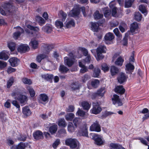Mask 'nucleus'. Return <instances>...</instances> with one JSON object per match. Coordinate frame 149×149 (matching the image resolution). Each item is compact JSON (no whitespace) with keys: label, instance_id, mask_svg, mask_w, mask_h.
<instances>
[{"label":"nucleus","instance_id":"1","mask_svg":"<svg viewBox=\"0 0 149 149\" xmlns=\"http://www.w3.org/2000/svg\"><path fill=\"white\" fill-rule=\"evenodd\" d=\"M3 8L5 10L0 8L1 13L3 15H5L6 13H10V14H13L17 9L12 5L9 3H4L2 5Z\"/></svg>","mask_w":149,"mask_h":149},{"label":"nucleus","instance_id":"2","mask_svg":"<svg viewBox=\"0 0 149 149\" xmlns=\"http://www.w3.org/2000/svg\"><path fill=\"white\" fill-rule=\"evenodd\" d=\"M27 27L30 29H26V32L29 36H34L35 38H38L40 36L39 33H38L39 31L38 27H34L31 25H28Z\"/></svg>","mask_w":149,"mask_h":149},{"label":"nucleus","instance_id":"3","mask_svg":"<svg viewBox=\"0 0 149 149\" xmlns=\"http://www.w3.org/2000/svg\"><path fill=\"white\" fill-rule=\"evenodd\" d=\"M11 95L14 97L15 99L18 100L21 104L25 103L27 101V97L25 95H21L18 89L13 92Z\"/></svg>","mask_w":149,"mask_h":149},{"label":"nucleus","instance_id":"4","mask_svg":"<svg viewBox=\"0 0 149 149\" xmlns=\"http://www.w3.org/2000/svg\"><path fill=\"white\" fill-rule=\"evenodd\" d=\"M65 143L66 145L70 146L72 148H77L79 145V142L75 139L69 138L66 140Z\"/></svg>","mask_w":149,"mask_h":149},{"label":"nucleus","instance_id":"5","mask_svg":"<svg viewBox=\"0 0 149 149\" xmlns=\"http://www.w3.org/2000/svg\"><path fill=\"white\" fill-rule=\"evenodd\" d=\"M106 47L104 46L101 45L99 46L97 49L96 52L97 57L96 59L97 61H99L104 58L102 54V53L106 52Z\"/></svg>","mask_w":149,"mask_h":149},{"label":"nucleus","instance_id":"6","mask_svg":"<svg viewBox=\"0 0 149 149\" xmlns=\"http://www.w3.org/2000/svg\"><path fill=\"white\" fill-rule=\"evenodd\" d=\"M119 54L116 53L114 54L113 57L112 61H114L115 60V64L118 66H122L124 61L123 58L121 56L118 57Z\"/></svg>","mask_w":149,"mask_h":149},{"label":"nucleus","instance_id":"7","mask_svg":"<svg viewBox=\"0 0 149 149\" xmlns=\"http://www.w3.org/2000/svg\"><path fill=\"white\" fill-rule=\"evenodd\" d=\"M93 138L95 141V144L97 145L101 146L103 144L104 141L102 140V137L100 135L94 134L93 136Z\"/></svg>","mask_w":149,"mask_h":149},{"label":"nucleus","instance_id":"8","mask_svg":"<svg viewBox=\"0 0 149 149\" xmlns=\"http://www.w3.org/2000/svg\"><path fill=\"white\" fill-rule=\"evenodd\" d=\"M112 100L113 104L115 105L116 106H121L123 104V103L119 98V96L116 94L113 95V97Z\"/></svg>","mask_w":149,"mask_h":149},{"label":"nucleus","instance_id":"9","mask_svg":"<svg viewBox=\"0 0 149 149\" xmlns=\"http://www.w3.org/2000/svg\"><path fill=\"white\" fill-rule=\"evenodd\" d=\"M90 130L91 131H95L100 132L101 131L100 125L98 122L95 121L92 124L90 127Z\"/></svg>","mask_w":149,"mask_h":149},{"label":"nucleus","instance_id":"10","mask_svg":"<svg viewBox=\"0 0 149 149\" xmlns=\"http://www.w3.org/2000/svg\"><path fill=\"white\" fill-rule=\"evenodd\" d=\"M101 107L97 104L95 103L93 104V107L91 110V113L97 114L99 113L102 111Z\"/></svg>","mask_w":149,"mask_h":149},{"label":"nucleus","instance_id":"11","mask_svg":"<svg viewBox=\"0 0 149 149\" xmlns=\"http://www.w3.org/2000/svg\"><path fill=\"white\" fill-rule=\"evenodd\" d=\"M88 128L86 125H84L83 127L80 128L79 131V133L80 135L88 137V133L87 131Z\"/></svg>","mask_w":149,"mask_h":149},{"label":"nucleus","instance_id":"12","mask_svg":"<svg viewBox=\"0 0 149 149\" xmlns=\"http://www.w3.org/2000/svg\"><path fill=\"white\" fill-rule=\"evenodd\" d=\"M17 31L13 33V38L15 39H17L19 37L21 33L24 32V30L22 29L19 26L16 27Z\"/></svg>","mask_w":149,"mask_h":149},{"label":"nucleus","instance_id":"13","mask_svg":"<svg viewBox=\"0 0 149 149\" xmlns=\"http://www.w3.org/2000/svg\"><path fill=\"white\" fill-rule=\"evenodd\" d=\"M33 136L34 139L36 140H38L43 138L42 132L39 130L37 131L34 132L33 134Z\"/></svg>","mask_w":149,"mask_h":149},{"label":"nucleus","instance_id":"14","mask_svg":"<svg viewBox=\"0 0 149 149\" xmlns=\"http://www.w3.org/2000/svg\"><path fill=\"white\" fill-rule=\"evenodd\" d=\"M40 102L44 104L47 103L48 101V96L45 94H41L40 95Z\"/></svg>","mask_w":149,"mask_h":149},{"label":"nucleus","instance_id":"15","mask_svg":"<svg viewBox=\"0 0 149 149\" xmlns=\"http://www.w3.org/2000/svg\"><path fill=\"white\" fill-rule=\"evenodd\" d=\"M127 79V77L125 75V74L123 73H121L120 75L117 78L118 82L121 84L125 82Z\"/></svg>","mask_w":149,"mask_h":149},{"label":"nucleus","instance_id":"16","mask_svg":"<svg viewBox=\"0 0 149 149\" xmlns=\"http://www.w3.org/2000/svg\"><path fill=\"white\" fill-rule=\"evenodd\" d=\"M114 91L116 93L123 94L125 93V90L122 86H117L115 88Z\"/></svg>","mask_w":149,"mask_h":149},{"label":"nucleus","instance_id":"17","mask_svg":"<svg viewBox=\"0 0 149 149\" xmlns=\"http://www.w3.org/2000/svg\"><path fill=\"white\" fill-rule=\"evenodd\" d=\"M29 49V47L25 45H21L18 47V51L20 52H25Z\"/></svg>","mask_w":149,"mask_h":149},{"label":"nucleus","instance_id":"18","mask_svg":"<svg viewBox=\"0 0 149 149\" xmlns=\"http://www.w3.org/2000/svg\"><path fill=\"white\" fill-rule=\"evenodd\" d=\"M65 63L68 67H71L74 63V61L73 59L69 58L68 57H65L64 58Z\"/></svg>","mask_w":149,"mask_h":149},{"label":"nucleus","instance_id":"19","mask_svg":"<svg viewBox=\"0 0 149 149\" xmlns=\"http://www.w3.org/2000/svg\"><path fill=\"white\" fill-rule=\"evenodd\" d=\"M9 61L12 67H15L17 65L19 60L15 57H13L10 58Z\"/></svg>","mask_w":149,"mask_h":149},{"label":"nucleus","instance_id":"20","mask_svg":"<svg viewBox=\"0 0 149 149\" xmlns=\"http://www.w3.org/2000/svg\"><path fill=\"white\" fill-rule=\"evenodd\" d=\"M52 26L50 24H46L45 26H43L42 28V30L47 33H49L52 30Z\"/></svg>","mask_w":149,"mask_h":149},{"label":"nucleus","instance_id":"21","mask_svg":"<svg viewBox=\"0 0 149 149\" xmlns=\"http://www.w3.org/2000/svg\"><path fill=\"white\" fill-rule=\"evenodd\" d=\"M22 113L26 116H30L31 114V112L29 107L25 106L22 108Z\"/></svg>","mask_w":149,"mask_h":149},{"label":"nucleus","instance_id":"22","mask_svg":"<svg viewBox=\"0 0 149 149\" xmlns=\"http://www.w3.org/2000/svg\"><path fill=\"white\" fill-rule=\"evenodd\" d=\"M138 29V25L136 22H134L131 24L130 31L132 33H134L137 31Z\"/></svg>","mask_w":149,"mask_h":149},{"label":"nucleus","instance_id":"23","mask_svg":"<svg viewBox=\"0 0 149 149\" xmlns=\"http://www.w3.org/2000/svg\"><path fill=\"white\" fill-rule=\"evenodd\" d=\"M65 27L69 28L72 27H74L75 26V23L73 20L71 19L70 20L66 21L65 23Z\"/></svg>","mask_w":149,"mask_h":149},{"label":"nucleus","instance_id":"24","mask_svg":"<svg viewBox=\"0 0 149 149\" xmlns=\"http://www.w3.org/2000/svg\"><path fill=\"white\" fill-rule=\"evenodd\" d=\"M8 58V52L7 51H3L0 53V59L6 60Z\"/></svg>","mask_w":149,"mask_h":149},{"label":"nucleus","instance_id":"25","mask_svg":"<svg viewBox=\"0 0 149 149\" xmlns=\"http://www.w3.org/2000/svg\"><path fill=\"white\" fill-rule=\"evenodd\" d=\"M77 127L75 126H74L72 123L70 122L68 123V130L69 132L72 133L75 131Z\"/></svg>","mask_w":149,"mask_h":149},{"label":"nucleus","instance_id":"26","mask_svg":"<svg viewBox=\"0 0 149 149\" xmlns=\"http://www.w3.org/2000/svg\"><path fill=\"white\" fill-rule=\"evenodd\" d=\"M110 72L112 76L116 74L119 72L118 69L115 66L113 65L111 67Z\"/></svg>","mask_w":149,"mask_h":149},{"label":"nucleus","instance_id":"27","mask_svg":"<svg viewBox=\"0 0 149 149\" xmlns=\"http://www.w3.org/2000/svg\"><path fill=\"white\" fill-rule=\"evenodd\" d=\"M110 147L115 149H125L121 145L117 143H111L110 144Z\"/></svg>","mask_w":149,"mask_h":149},{"label":"nucleus","instance_id":"28","mask_svg":"<svg viewBox=\"0 0 149 149\" xmlns=\"http://www.w3.org/2000/svg\"><path fill=\"white\" fill-rule=\"evenodd\" d=\"M102 10L105 17L109 18L111 16V12L110 10H109L108 8H103Z\"/></svg>","mask_w":149,"mask_h":149},{"label":"nucleus","instance_id":"29","mask_svg":"<svg viewBox=\"0 0 149 149\" xmlns=\"http://www.w3.org/2000/svg\"><path fill=\"white\" fill-rule=\"evenodd\" d=\"M79 14V12L78 9H74L70 11L69 15L70 17H74L77 16Z\"/></svg>","mask_w":149,"mask_h":149},{"label":"nucleus","instance_id":"30","mask_svg":"<svg viewBox=\"0 0 149 149\" xmlns=\"http://www.w3.org/2000/svg\"><path fill=\"white\" fill-rule=\"evenodd\" d=\"M104 38L106 41H111L114 38V36L113 33L109 32L105 35Z\"/></svg>","mask_w":149,"mask_h":149},{"label":"nucleus","instance_id":"31","mask_svg":"<svg viewBox=\"0 0 149 149\" xmlns=\"http://www.w3.org/2000/svg\"><path fill=\"white\" fill-rule=\"evenodd\" d=\"M29 45L33 48L35 49L37 48L38 46V42L36 40L32 39Z\"/></svg>","mask_w":149,"mask_h":149},{"label":"nucleus","instance_id":"32","mask_svg":"<svg viewBox=\"0 0 149 149\" xmlns=\"http://www.w3.org/2000/svg\"><path fill=\"white\" fill-rule=\"evenodd\" d=\"M81 104L84 109L88 110L90 107L91 104L85 101L82 102Z\"/></svg>","mask_w":149,"mask_h":149},{"label":"nucleus","instance_id":"33","mask_svg":"<svg viewBox=\"0 0 149 149\" xmlns=\"http://www.w3.org/2000/svg\"><path fill=\"white\" fill-rule=\"evenodd\" d=\"M139 9L145 15H146L148 12L146 9V6L143 5H141L139 6Z\"/></svg>","mask_w":149,"mask_h":149},{"label":"nucleus","instance_id":"34","mask_svg":"<svg viewBox=\"0 0 149 149\" xmlns=\"http://www.w3.org/2000/svg\"><path fill=\"white\" fill-rule=\"evenodd\" d=\"M100 70L98 68H95L93 71V77H97L100 75Z\"/></svg>","mask_w":149,"mask_h":149},{"label":"nucleus","instance_id":"35","mask_svg":"<svg viewBox=\"0 0 149 149\" xmlns=\"http://www.w3.org/2000/svg\"><path fill=\"white\" fill-rule=\"evenodd\" d=\"M74 114L72 113L67 114L65 116V118L67 121H72L74 117Z\"/></svg>","mask_w":149,"mask_h":149},{"label":"nucleus","instance_id":"36","mask_svg":"<svg viewBox=\"0 0 149 149\" xmlns=\"http://www.w3.org/2000/svg\"><path fill=\"white\" fill-rule=\"evenodd\" d=\"M36 19L37 21L38 22L40 26H42L45 23V22L44 19L41 17L37 16Z\"/></svg>","mask_w":149,"mask_h":149},{"label":"nucleus","instance_id":"37","mask_svg":"<svg viewBox=\"0 0 149 149\" xmlns=\"http://www.w3.org/2000/svg\"><path fill=\"white\" fill-rule=\"evenodd\" d=\"M94 18L95 19H98L103 17V15L100 14L99 11H96L94 14Z\"/></svg>","mask_w":149,"mask_h":149},{"label":"nucleus","instance_id":"38","mask_svg":"<svg viewBox=\"0 0 149 149\" xmlns=\"http://www.w3.org/2000/svg\"><path fill=\"white\" fill-rule=\"evenodd\" d=\"M59 71L62 73H66L69 69L64 65H61L59 68Z\"/></svg>","mask_w":149,"mask_h":149},{"label":"nucleus","instance_id":"39","mask_svg":"<svg viewBox=\"0 0 149 149\" xmlns=\"http://www.w3.org/2000/svg\"><path fill=\"white\" fill-rule=\"evenodd\" d=\"M42 77L45 79L47 80H49L53 78V75L52 74H47L42 75Z\"/></svg>","mask_w":149,"mask_h":149},{"label":"nucleus","instance_id":"40","mask_svg":"<svg viewBox=\"0 0 149 149\" xmlns=\"http://www.w3.org/2000/svg\"><path fill=\"white\" fill-rule=\"evenodd\" d=\"M57 128V126L56 125H54L50 127L49 129L50 132L52 134L55 133Z\"/></svg>","mask_w":149,"mask_h":149},{"label":"nucleus","instance_id":"41","mask_svg":"<svg viewBox=\"0 0 149 149\" xmlns=\"http://www.w3.org/2000/svg\"><path fill=\"white\" fill-rule=\"evenodd\" d=\"M142 18L141 14L139 12L135 13L134 14V18L137 21L139 22L141 20Z\"/></svg>","mask_w":149,"mask_h":149},{"label":"nucleus","instance_id":"42","mask_svg":"<svg viewBox=\"0 0 149 149\" xmlns=\"http://www.w3.org/2000/svg\"><path fill=\"white\" fill-rule=\"evenodd\" d=\"M99 24L97 23H93L92 24V30L94 31L97 32L98 30Z\"/></svg>","mask_w":149,"mask_h":149},{"label":"nucleus","instance_id":"43","mask_svg":"<svg viewBox=\"0 0 149 149\" xmlns=\"http://www.w3.org/2000/svg\"><path fill=\"white\" fill-rule=\"evenodd\" d=\"M47 56L45 54H41L38 55L37 57V61L38 62H40L41 60L46 58Z\"/></svg>","mask_w":149,"mask_h":149},{"label":"nucleus","instance_id":"44","mask_svg":"<svg viewBox=\"0 0 149 149\" xmlns=\"http://www.w3.org/2000/svg\"><path fill=\"white\" fill-rule=\"evenodd\" d=\"M8 46L11 51H13L15 49V43L13 42H10L8 43Z\"/></svg>","mask_w":149,"mask_h":149},{"label":"nucleus","instance_id":"45","mask_svg":"<svg viewBox=\"0 0 149 149\" xmlns=\"http://www.w3.org/2000/svg\"><path fill=\"white\" fill-rule=\"evenodd\" d=\"M77 115L81 117H84L85 116H86V113L83 110L79 109L78 110L76 113Z\"/></svg>","mask_w":149,"mask_h":149},{"label":"nucleus","instance_id":"46","mask_svg":"<svg viewBox=\"0 0 149 149\" xmlns=\"http://www.w3.org/2000/svg\"><path fill=\"white\" fill-rule=\"evenodd\" d=\"M130 32H127L125 34V36L123 40V44L126 45L127 43V37L130 34Z\"/></svg>","mask_w":149,"mask_h":149},{"label":"nucleus","instance_id":"47","mask_svg":"<svg viewBox=\"0 0 149 149\" xmlns=\"http://www.w3.org/2000/svg\"><path fill=\"white\" fill-rule=\"evenodd\" d=\"M58 125L59 126L65 127L66 126V123L64 119H61L58 121Z\"/></svg>","mask_w":149,"mask_h":149},{"label":"nucleus","instance_id":"48","mask_svg":"<svg viewBox=\"0 0 149 149\" xmlns=\"http://www.w3.org/2000/svg\"><path fill=\"white\" fill-rule=\"evenodd\" d=\"M27 89L30 94L31 97H33L35 94V92L33 88L30 87H28Z\"/></svg>","mask_w":149,"mask_h":149},{"label":"nucleus","instance_id":"49","mask_svg":"<svg viewBox=\"0 0 149 149\" xmlns=\"http://www.w3.org/2000/svg\"><path fill=\"white\" fill-rule=\"evenodd\" d=\"M58 15L60 17H62L63 20H65L67 16V15L66 13L62 11H60L59 13L58 14Z\"/></svg>","mask_w":149,"mask_h":149},{"label":"nucleus","instance_id":"50","mask_svg":"<svg viewBox=\"0 0 149 149\" xmlns=\"http://www.w3.org/2000/svg\"><path fill=\"white\" fill-rule=\"evenodd\" d=\"M102 69L104 72H105L108 71L109 69V66L108 65L106 64H103L102 66Z\"/></svg>","mask_w":149,"mask_h":149},{"label":"nucleus","instance_id":"51","mask_svg":"<svg viewBox=\"0 0 149 149\" xmlns=\"http://www.w3.org/2000/svg\"><path fill=\"white\" fill-rule=\"evenodd\" d=\"M55 25L58 28H61L63 26V22L59 21H57L55 22Z\"/></svg>","mask_w":149,"mask_h":149},{"label":"nucleus","instance_id":"52","mask_svg":"<svg viewBox=\"0 0 149 149\" xmlns=\"http://www.w3.org/2000/svg\"><path fill=\"white\" fill-rule=\"evenodd\" d=\"M104 88H101L97 91V94L100 96H103L105 93Z\"/></svg>","mask_w":149,"mask_h":149},{"label":"nucleus","instance_id":"53","mask_svg":"<svg viewBox=\"0 0 149 149\" xmlns=\"http://www.w3.org/2000/svg\"><path fill=\"white\" fill-rule=\"evenodd\" d=\"M113 31L115 35L119 38L120 39L122 37V36L120 34L118 28H115L113 30Z\"/></svg>","mask_w":149,"mask_h":149},{"label":"nucleus","instance_id":"54","mask_svg":"<svg viewBox=\"0 0 149 149\" xmlns=\"http://www.w3.org/2000/svg\"><path fill=\"white\" fill-rule=\"evenodd\" d=\"M7 65L6 62L0 61V70L3 69Z\"/></svg>","mask_w":149,"mask_h":149},{"label":"nucleus","instance_id":"55","mask_svg":"<svg viewBox=\"0 0 149 149\" xmlns=\"http://www.w3.org/2000/svg\"><path fill=\"white\" fill-rule=\"evenodd\" d=\"M126 69L128 70H131L134 69V66L132 64L129 63L127 64L126 66Z\"/></svg>","mask_w":149,"mask_h":149},{"label":"nucleus","instance_id":"56","mask_svg":"<svg viewBox=\"0 0 149 149\" xmlns=\"http://www.w3.org/2000/svg\"><path fill=\"white\" fill-rule=\"evenodd\" d=\"M22 81L24 84H31L32 83L31 80L26 78H24L22 79Z\"/></svg>","mask_w":149,"mask_h":149},{"label":"nucleus","instance_id":"57","mask_svg":"<svg viewBox=\"0 0 149 149\" xmlns=\"http://www.w3.org/2000/svg\"><path fill=\"white\" fill-rule=\"evenodd\" d=\"M17 146V149H25L26 147L25 144L22 142L20 143Z\"/></svg>","mask_w":149,"mask_h":149},{"label":"nucleus","instance_id":"58","mask_svg":"<svg viewBox=\"0 0 149 149\" xmlns=\"http://www.w3.org/2000/svg\"><path fill=\"white\" fill-rule=\"evenodd\" d=\"M80 119L78 118H75L73 120V123L76 127H77V125L80 123Z\"/></svg>","mask_w":149,"mask_h":149},{"label":"nucleus","instance_id":"59","mask_svg":"<svg viewBox=\"0 0 149 149\" xmlns=\"http://www.w3.org/2000/svg\"><path fill=\"white\" fill-rule=\"evenodd\" d=\"M80 50L83 53L85 56L88 55V52L87 50L84 48L81 47L79 48Z\"/></svg>","mask_w":149,"mask_h":149},{"label":"nucleus","instance_id":"60","mask_svg":"<svg viewBox=\"0 0 149 149\" xmlns=\"http://www.w3.org/2000/svg\"><path fill=\"white\" fill-rule=\"evenodd\" d=\"M16 71L15 68H13L10 66L8 67L7 70V72L8 73L10 74L12 72H15Z\"/></svg>","mask_w":149,"mask_h":149},{"label":"nucleus","instance_id":"61","mask_svg":"<svg viewBox=\"0 0 149 149\" xmlns=\"http://www.w3.org/2000/svg\"><path fill=\"white\" fill-rule=\"evenodd\" d=\"M114 113L113 112H111L109 111H105L104 113L102 115V117L103 118H105L108 116L111 115L112 114Z\"/></svg>","mask_w":149,"mask_h":149},{"label":"nucleus","instance_id":"62","mask_svg":"<svg viewBox=\"0 0 149 149\" xmlns=\"http://www.w3.org/2000/svg\"><path fill=\"white\" fill-rule=\"evenodd\" d=\"M18 139L20 141H24L26 140V137L25 135H21L18 138Z\"/></svg>","mask_w":149,"mask_h":149},{"label":"nucleus","instance_id":"63","mask_svg":"<svg viewBox=\"0 0 149 149\" xmlns=\"http://www.w3.org/2000/svg\"><path fill=\"white\" fill-rule=\"evenodd\" d=\"M89 78L90 77L89 75L85 74L82 78L81 80L84 83H85V81Z\"/></svg>","mask_w":149,"mask_h":149},{"label":"nucleus","instance_id":"64","mask_svg":"<svg viewBox=\"0 0 149 149\" xmlns=\"http://www.w3.org/2000/svg\"><path fill=\"white\" fill-rule=\"evenodd\" d=\"M60 142V140L59 139H56L53 144V148H56L58 145L59 144Z\"/></svg>","mask_w":149,"mask_h":149}]
</instances>
